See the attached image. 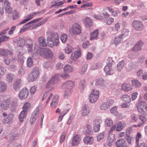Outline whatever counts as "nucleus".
I'll return each mask as SVG.
<instances>
[{
	"mask_svg": "<svg viewBox=\"0 0 147 147\" xmlns=\"http://www.w3.org/2000/svg\"><path fill=\"white\" fill-rule=\"evenodd\" d=\"M48 45L50 47L57 46L59 44L58 34L57 33H53L51 34V37L47 38Z\"/></svg>",
	"mask_w": 147,
	"mask_h": 147,
	"instance_id": "f257e3e1",
	"label": "nucleus"
},
{
	"mask_svg": "<svg viewBox=\"0 0 147 147\" xmlns=\"http://www.w3.org/2000/svg\"><path fill=\"white\" fill-rule=\"evenodd\" d=\"M40 75L39 69L37 67L33 69L31 72L29 74L28 77V80L29 82H32L36 80Z\"/></svg>",
	"mask_w": 147,
	"mask_h": 147,
	"instance_id": "f03ea898",
	"label": "nucleus"
},
{
	"mask_svg": "<svg viewBox=\"0 0 147 147\" xmlns=\"http://www.w3.org/2000/svg\"><path fill=\"white\" fill-rule=\"evenodd\" d=\"M3 96H0V107L2 110H7L9 107L11 103V98L8 97L4 98L1 101Z\"/></svg>",
	"mask_w": 147,
	"mask_h": 147,
	"instance_id": "7ed1b4c3",
	"label": "nucleus"
},
{
	"mask_svg": "<svg viewBox=\"0 0 147 147\" xmlns=\"http://www.w3.org/2000/svg\"><path fill=\"white\" fill-rule=\"evenodd\" d=\"M0 1L1 2L4 1V7L0 9V14L3 15L4 13V10L6 13H11L12 11V8L11 7L10 4L8 0H0Z\"/></svg>",
	"mask_w": 147,
	"mask_h": 147,
	"instance_id": "20e7f679",
	"label": "nucleus"
},
{
	"mask_svg": "<svg viewBox=\"0 0 147 147\" xmlns=\"http://www.w3.org/2000/svg\"><path fill=\"white\" fill-rule=\"evenodd\" d=\"M99 94L98 91L95 89L92 90L89 97L90 102L91 103L96 102L98 99Z\"/></svg>",
	"mask_w": 147,
	"mask_h": 147,
	"instance_id": "39448f33",
	"label": "nucleus"
},
{
	"mask_svg": "<svg viewBox=\"0 0 147 147\" xmlns=\"http://www.w3.org/2000/svg\"><path fill=\"white\" fill-rule=\"evenodd\" d=\"M137 109L140 113L144 115L147 114V106L144 102H140Z\"/></svg>",
	"mask_w": 147,
	"mask_h": 147,
	"instance_id": "423d86ee",
	"label": "nucleus"
},
{
	"mask_svg": "<svg viewBox=\"0 0 147 147\" xmlns=\"http://www.w3.org/2000/svg\"><path fill=\"white\" fill-rule=\"evenodd\" d=\"M39 113V110L37 108L32 113L30 120V123L31 125H32L35 123L38 116Z\"/></svg>",
	"mask_w": 147,
	"mask_h": 147,
	"instance_id": "0eeeda50",
	"label": "nucleus"
},
{
	"mask_svg": "<svg viewBox=\"0 0 147 147\" xmlns=\"http://www.w3.org/2000/svg\"><path fill=\"white\" fill-rule=\"evenodd\" d=\"M59 76V75L58 74H55L54 76H53L47 84L46 88H50L55 83H56L58 81Z\"/></svg>",
	"mask_w": 147,
	"mask_h": 147,
	"instance_id": "6e6552de",
	"label": "nucleus"
},
{
	"mask_svg": "<svg viewBox=\"0 0 147 147\" xmlns=\"http://www.w3.org/2000/svg\"><path fill=\"white\" fill-rule=\"evenodd\" d=\"M29 94L28 90L26 88H24L19 92V97L20 99H25L28 96Z\"/></svg>",
	"mask_w": 147,
	"mask_h": 147,
	"instance_id": "1a4fd4ad",
	"label": "nucleus"
},
{
	"mask_svg": "<svg viewBox=\"0 0 147 147\" xmlns=\"http://www.w3.org/2000/svg\"><path fill=\"white\" fill-rule=\"evenodd\" d=\"M132 26L136 30H140L142 29L143 27V24L141 22L135 20L132 22Z\"/></svg>",
	"mask_w": 147,
	"mask_h": 147,
	"instance_id": "9d476101",
	"label": "nucleus"
},
{
	"mask_svg": "<svg viewBox=\"0 0 147 147\" xmlns=\"http://www.w3.org/2000/svg\"><path fill=\"white\" fill-rule=\"evenodd\" d=\"M114 103V101L112 100H109L102 104L100 106V109L102 110H105L110 107L112 106Z\"/></svg>",
	"mask_w": 147,
	"mask_h": 147,
	"instance_id": "9b49d317",
	"label": "nucleus"
},
{
	"mask_svg": "<svg viewBox=\"0 0 147 147\" xmlns=\"http://www.w3.org/2000/svg\"><path fill=\"white\" fill-rule=\"evenodd\" d=\"M71 30L74 34H78L81 33L80 26L78 24H74L72 26Z\"/></svg>",
	"mask_w": 147,
	"mask_h": 147,
	"instance_id": "f8f14e48",
	"label": "nucleus"
},
{
	"mask_svg": "<svg viewBox=\"0 0 147 147\" xmlns=\"http://www.w3.org/2000/svg\"><path fill=\"white\" fill-rule=\"evenodd\" d=\"M114 139V134L112 133H109L107 140V143L109 146H111L112 145Z\"/></svg>",
	"mask_w": 147,
	"mask_h": 147,
	"instance_id": "ddd939ff",
	"label": "nucleus"
},
{
	"mask_svg": "<svg viewBox=\"0 0 147 147\" xmlns=\"http://www.w3.org/2000/svg\"><path fill=\"white\" fill-rule=\"evenodd\" d=\"M104 70L106 74L111 75L114 72V70L112 68V66L106 65L104 68Z\"/></svg>",
	"mask_w": 147,
	"mask_h": 147,
	"instance_id": "4468645a",
	"label": "nucleus"
},
{
	"mask_svg": "<svg viewBox=\"0 0 147 147\" xmlns=\"http://www.w3.org/2000/svg\"><path fill=\"white\" fill-rule=\"evenodd\" d=\"M81 141L80 136L78 134H76L74 137L71 142L72 146H75L79 144Z\"/></svg>",
	"mask_w": 147,
	"mask_h": 147,
	"instance_id": "2eb2a0df",
	"label": "nucleus"
},
{
	"mask_svg": "<svg viewBox=\"0 0 147 147\" xmlns=\"http://www.w3.org/2000/svg\"><path fill=\"white\" fill-rule=\"evenodd\" d=\"M94 138L93 137L86 136L83 138V141L87 145H91L94 143Z\"/></svg>",
	"mask_w": 147,
	"mask_h": 147,
	"instance_id": "dca6fc26",
	"label": "nucleus"
},
{
	"mask_svg": "<svg viewBox=\"0 0 147 147\" xmlns=\"http://www.w3.org/2000/svg\"><path fill=\"white\" fill-rule=\"evenodd\" d=\"M59 101L58 96L57 95H55L51 103V107L53 108H56L58 105Z\"/></svg>",
	"mask_w": 147,
	"mask_h": 147,
	"instance_id": "f3484780",
	"label": "nucleus"
},
{
	"mask_svg": "<svg viewBox=\"0 0 147 147\" xmlns=\"http://www.w3.org/2000/svg\"><path fill=\"white\" fill-rule=\"evenodd\" d=\"M90 112L89 107L86 105L83 106L81 110V114L82 115L84 116H88Z\"/></svg>",
	"mask_w": 147,
	"mask_h": 147,
	"instance_id": "a211bd4d",
	"label": "nucleus"
},
{
	"mask_svg": "<svg viewBox=\"0 0 147 147\" xmlns=\"http://www.w3.org/2000/svg\"><path fill=\"white\" fill-rule=\"evenodd\" d=\"M46 48H42L38 47V49L36 51V53L37 54L39 55L42 57L45 58L46 57Z\"/></svg>",
	"mask_w": 147,
	"mask_h": 147,
	"instance_id": "6ab92c4d",
	"label": "nucleus"
},
{
	"mask_svg": "<svg viewBox=\"0 0 147 147\" xmlns=\"http://www.w3.org/2000/svg\"><path fill=\"white\" fill-rule=\"evenodd\" d=\"M95 81V85L98 87L103 88L104 87H105V84L104 83V80L102 79H97Z\"/></svg>",
	"mask_w": 147,
	"mask_h": 147,
	"instance_id": "aec40b11",
	"label": "nucleus"
},
{
	"mask_svg": "<svg viewBox=\"0 0 147 147\" xmlns=\"http://www.w3.org/2000/svg\"><path fill=\"white\" fill-rule=\"evenodd\" d=\"M21 80L18 79L13 83V88L16 91H18L20 88Z\"/></svg>",
	"mask_w": 147,
	"mask_h": 147,
	"instance_id": "412c9836",
	"label": "nucleus"
},
{
	"mask_svg": "<svg viewBox=\"0 0 147 147\" xmlns=\"http://www.w3.org/2000/svg\"><path fill=\"white\" fill-rule=\"evenodd\" d=\"M7 89V84L4 82L0 81V92L3 93L6 91Z\"/></svg>",
	"mask_w": 147,
	"mask_h": 147,
	"instance_id": "4be33fe9",
	"label": "nucleus"
},
{
	"mask_svg": "<svg viewBox=\"0 0 147 147\" xmlns=\"http://www.w3.org/2000/svg\"><path fill=\"white\" fill-rule=\"evenodd\" d=\"M143 43L141 40L138 42L132 49V51H137L140 50L142 46Z\"/></svg>",
	"mask_w": 147,
	"mask_h": 147,
	"instance_id": "5701e85b",
	"label": "nucleus"
},
{
	"mask_svg": "<svg viewBox=\"0 0 147 147\" xmlns=\"http://www.w3.org/2000/svg\"><path fill=\"white\" fill-rule=\"evenodd\" d=\"M81 53L80 50L74 51L71 54V57L74 60H76L81 56Z\"/></svg>",
	"mask_w": 147,
	"mask_h": 147,
	"instance_id": "b1692460",
	"label": "nucleus"
},
{
	"mask_svg": "<svg viewBox=\"0 0 147 147\" xmlns=\"http://www.w3.org/2000/svg\"><path fill=\"white\" fill-rule=\"evenodd\" d=\"M74 85V82L72 81H68L63 84V86H65L66 88L70 89L71 90Z\"/></svg>",
	"mask_w": 147,
	"mask_h": 147,
	"instance_id": "393cba45",
	"label": "nucleus"
},
{
	"mask_svg": "<svg viewBox=\"0 0 147 147\" xmlns=\"http://www.w3.org/2000/svg\"><path fill=\"white\" fill-rule=\"evenodd\" d=\"M122 89L124 91L128 92L132 89L131 86L129 84L123 83L121 86Z\"/></svg>",
	"mask_w": 147,
	"mask_h": 147,
	"instance_id": "a878e982",
	"label": "nucleus"
},
{
	"mask_svg": "<svg viewBox=\"0 0 147 147\" xmlns=\"http://www.w3.org/2000/svg\"><path fill=\"white\" fill-rule=\"evenodd\" d=\"M38 42L39 45L41 47H46L47 46L45 38L42 36H41L38 38Z\"/></svg>",
	"mask_w": 147,
	"mask_h": 147,
	"instance_id": "bb28decb",
	"label": "nucleus"
},
{
	"mask_svg": "<svg viewBox=\"0 0 147 147\" xmlns=\"http://www.w3.org/2000/svg\"><path fill=\"white\" fill-rule=\"evenodd\" d=\"M120 98L123 101L126 103H129L131 101V97L127 95L124 94L123 95L120 97Z\"/></svg>",
	"mask_w": 147,
	"mask_h": 147,
	"instance_id": "cd10ccee",
	"label": "nucleus"
},
{
	"mask_svg": "<svg viewBox=\"0 0 147 147\" xmlns=\"http://www.w3.org/2000/svg\"><path fill=\"white\" fill-rule=\"evenodd\" d=\"M98 34V30H96L90 34V40H92L96 39Z\"/></svg>",
	"mask_w": 147,
	"mask_h": 147,
	"instance_id": "c85d7f7f",
	"label": "nucleus"
},
{
	"mask_svg": "<svg viewBox=\"0 0 147 147\" xmlns=\"http://www.w3.org/2000/svg\"><path fill=\"white\" fill-rule=\"evenodd\" d=\"M72 91V90L70 89L66 88L64 94V98L65 99L68 98L71 94Z\"/></svg>",
	"mask_w": 147,
	"mask_h": 147,
	"instance_id": "c756f323",
	"label": "nucleus"
},
{
	"mask_svg": "<svg viewBox=\"0 0 147 147\" xmlns=\"http://www.w3.org/2000/svg\"><path fill=\"white\" fill-rule=\"evenodd\" d=\"M13 119V116L11 115H9L4 118L3 122L4 123H11L12 122Z\"/></svg>",
	"mask_w": 147,
	"mask_h": 147,
	"instance_id": "7c9ffc66",
	"label": "nucleus"
},
{
	"mask_svg": "<svg viewBox=\"0 0 147 147\" xmlns=\"http://www.w3.org/2000/svg\"><path fill=\"white\" fill-rule=\"evenodd\" d=\"M124 64L125 61L124 60H122L119 62L117 67V69L118 72H120L121 71Z\"/></svg>",
	"mask_w": 147,
	"mask_h": 147,
	"instance_id": "2f4dec72",
	"label": "nucleus"
},
{
	"mask_svg": "<svg viewBox=\"0 0 147 147\" xmlns=\"http://www.w3.org/2000/svg\"><path fill=\"white\" fill-rule=\"evenodd\" d=\"M88 67V64H84L80 68L79 73L81 74H84L87 70Z\"/></svg>",
	"mask_w": 147,
	"mask_h": 147,
	"instance_id": "473e14b6",
	"label": "nucleus"
},
{
	"mask_svg": "<svg viewBox=\"0 0 147 147\" xmlns=\"http://www.w3.org/2000/svg\"><path fill=\"white\" fill-rule=\"evenodd\" d=\"M126 126V124L123 121H121L119 123L116 129L117 131H120L124 128Z\"/></svg>",
	"mask_w": 147,
	"mask_h": 147,
	"instance_id": "72a5a7b5",
	"label": "nucleus"
},
{
	"mask_svg": "<svg viewBox=\"0 0 147 147\" xmlns=\"http://www.w3.org/2000/svg\"><path fill=\"white\" fill-rule=\"evenodd\" d=\"M13 75L11 73H9L6 75V80L9 83H11L13 81Z\"/></svg>",
	"mask_w": 147,
	"mask_h": 147,
	"instance_id": "f704fd0d",
	"label": "nucleus"
},
{
	"mask_svg": "<svg viewBox=\"0 0 147 147\" xmlns=\"http://www.w3.org/2000/svg\"><path fill=\"white\" fill-rule=\"evenodd\" d=\"M132 85L135 88H139L141 86L142 83L137 80H134L131 81Z\"/></svg>",
	"mask_w": 147,
	"mask_h": 147,
	"instance_id": "c9c22d12",
	"label": "nucleus"
},
{
	"mask_svg": "<svg viewBox=\"0 0 147 147\" xmlns=\"http://www.w3.org/2000/svg\"><path fill=\"white\" fill-rule=\"evenodd\" d=\"M27 114V112L24 111H22L19 115V119L20 121L22 122L24 119L26 118Z\"/></svg>",
	"mask_w": 147,
	"mask_h": 147,
	"instance_id": "e433bc0d",
	"label": "nucleus"
},
{
	"mask_svg": "<svg viewBox=\"0 0 147 147\" xmlns=\"http://www.w3.org/2000/svg\"><path fill=\"white\" fill-rule=\"evenodd\" d=\"M125 143V141L124 139H120L118 140L116 142V146L117 147L121 146Z\"/></svg>",
	"mask_w": 147,
	"mask_h": 147,
	"instance_id": "4c0bfd02",
	"label": "nucleus"
},
{
	"mask_svg": "<svg viewBox=\"0 0 147 147\" xmlns=\"http://www.w3.org/2000/svg\"><path fill=\"white\" fill-rule=\"evenodd\" d=\"M102 66V63L98 62L93 64L91 67V69L92 70H93L100 68Z\"/></svg>",
	"mask_w": 147,
	"mask_h": 147,
	"instance_id": "58836bf2",
	"label": "nucleus"
},
{
	"mask_svg": "<svg viewBox=\"0 0 147 147\" xmlns=\"http://www.w3.org/2000/svg\"><path fill=\"white\" fill-rule=\"evenodd\" d=\"M46 58H52L53 56V53L51 50L48 48H46Z\"/></svg>",
	"mask_w": 147,
	"mask_h": 147,
	"instance_id": "ea45409f",
	"label": "nucleus"
},
{
	"mask_svg": "<svg viewBox=\"0 0 147 147\" xmlns=\"http://www.w3.org/2000/svg\"><path fill=\"white\" fill-rule=\"evenodd\" d=\"M123 38L120 34L117 37H116L114 39V43L116 45H117L118 43L121 42Z\"/></svg>",
	"mask_w": 147,
	"mask_h": 147,
	"instance_id": "a19ab883",
	"label": "nucleus"
},
{
	"mask_svg": "<svg viewBox=\"0 0 147 147\" xmlns=\"http://www.w3.org/2000/svg\"><path fill=\"white\" fill-rule=\"evenodd\" d=\"M45 12V10H43L42 11L40 12L37 11L36 12H34L28 15L26 17L27 18H31V19L32 18L33 16L36 14H38V15H41L43 13Z\"/></svg>",
	"mask_w": 147,
	"mask_h": 147,
	"instance_id": "79ce46f5",
	"label": "nucleus"
},
{
	"mask_svg": "<svg viewBox=\"0 0 147 147\" xmlns=\"http://www.w3.org/2000/svg\"><path fill=\"white\" fill-rule=\"evenodd\" d=\"M121 32L122 34L120 35L124 38L128 35L129 31L127 29L123 28L122 29Z\"/></svg>",
	"mask_w": 147,
	"mask_h": 147,
	"instance_id": "37998d69",
	"label": "nucleus"
},
{
	"mask_svg": "<svg viewBox=\"0 0 147 147\" xmlns=\"http://www.w3.org/2000/svg\"><path fill=\"white\" fill-rule=\"evenodd\" d=\"M63 69L65 72H72L73 68L70 65L67 64L65 65Z\"/></svg>",
	"mask_w": 147,
	"mask_h": 147,
	"instance_id": "c03bdc74",
	"label": "nucleus"
},
{
	"mask_svg": "<svg viewBox=\"0 0 147 147\" xmlns=\"http://www.w3.org/2000/svg\"><path fill=\"white\" fill-rule=\"evenodd\" d=\"M105 135V132H103L98 134L97 136V140L98 142L100 141L103 140Z\"/></svg>",
	"mask_w": 147,
	"mask_h": 147,
	"instance_id": "a18cd8bd",
	"label": "nucleus"
},
{
	"mask_svg": "<svg viewBox=\"0 0 147 147\" xmlns=\"http://www.w3.org/2000/svg\"><path fill=\"white\" fill-rule=\"evenodd\" d=\"M26 63L27 67H30L32 66L33 65V61L31 57H29L28 58Z\"/></svg>",
	"mask_w": 147,
	"mask_h": 147,
	"instance_id": "49530a36",
	"label": "nucleus"
},
{
	"mask_svg": "<svg viewBox=\"0 0 147 147\" xmlns=\"http://www.w3.org/2000/svg\"><path fill=\"white\" fill-rule=\"evenodd\" d=\"M84 23L87 27L90 26L92 24V22L90 19L88 17H86L85 18Z\"/></svg>",
	"mask_w": 147,
	"mask_h": 147,
	"instance_id": "de8ad7c7",
	"label": "nucleus"
},
{
	"mask_svg": "<svg viewBox=\"0 0 147 147\" xmlns=\"http://www.w3.org/2000/svg\"><path fill=\"white\" fill-rule=\"evenodd\" d=\"M105 124L106 125L110 126L113 124V121L109 118L107 119L105 121Z\"/></svg>",
	"mask_w": 147,
	"mask_h": 147,
	"instance_id": "09e8293b",
	"label": "nucleus"
},
{
	"mask_svg": "<svg viewBox=\"0 0 147 147\" xmlns=\"http://www.w3.org/2000/svg\"><path fill=\"white\" fill-rule=\"evenodd\" d=\"M139 118L141 121L142 124H143L146 122L147 120V118L145 116L143 115H140Z\"/></svg>",
	"mask_w": 147,
	"mask_h": 147,
	"instance_id": "8fccbe9b",
	"label": "nucleus"
},
{
	"mask_svg": "<svg viewBox=\"0 0 147 147\" xmlns=\"http://www.w3.org/2000/svg\"><path fill=\"white\" fill-rule=\"evenodd\" d=\"M25 40L22 38H20L18 42V45L20 47H23L24 44Z\"/></svg>",
	"mask_w": 147,
	"mask_h": 147,
	"instance_id": "3c124183",
	"label": "nucleus"
},
{
	"mask_svg": "<svg viewBox=\"0 0 147 147\" xmlns=\"http://www.w3.org/2000/svg\"><path fill=\"white\" fill-rule=\"evenodd\" d=\"M30 106V104L29 102H27L25 103L22 107V111H26L27 112L29 107Z\"/></svg>",
	"mask_w": 147,
	"mask_h": 147,
	"instance_id": "603ef678",
	"label": "nucleus"
},
{
	"mask_svg": "<svg viewBox=\"0 0 147 147\" xmlns=\"http://www.w3.org/2000/svg\"><path fill=\"white\" fill-rule=\"evenodd\" d=\"M7 50L3 49H0V55L1 56H7Z\"/></svg>",
	"mask_w": 147,
	"mask_h": 147,
	"instance_id": "864d4df0",
	"label": "nucleus"
},
{
	"mask_svg": "<svg viewBox=\"0 0 147 147\" xmlns=\"http://www.w3.org/2000/svg\"><path fill=\"white\" fill-rule=\"evenodd\" d=\"M117 108L115 106L112 108L110 110L111 112L115 115H117L118 114V112L117 111Z\"/></svg>",
	"mask_w": 147,
	"mask_h": 147,
	"instance_id": "5fc2aeb1",
	"label": "nucleus"
},
{
	"mask_svg": "<svg viewBox=\"0 0 147 147\" xmlns=\"http://www.w3.org/2000/svg\"><path fill=\"white\" fill-rule=\"evenodd\" d=\"M60 38L61 42L63 43H64L67 40V35L65 34H62L60 36Z\"/></svg>",
	"mask_w": 147,
	"mask_h": 147,
	"instance_id": "6e6d98bb",
	"label": "nucleus"
},
{
	"mask_svg": "<svg viewBox=\"0 0 147 147\" xmlns=\"http://www.w3.org/2000/svg\"><path fill=\"white\" fill-rule=\"evenodd\" d=\"M142 138V135L141 134L138 132L137 133V134L136 136V144H138V143H139V139Z\"/></svg>",
	"mask_w": 147,
	"mask_h": 147,
	"instance_id": "4d7b16f0",
	"label": "nucleus"
},
{
	"mask_svg": "<svg viewBox=\"0 0 147 147\" xmlns=\"http://www.w3.org/2000/svg\"><path fill=\"white\" fill-rule=\"evenodd\" d=\"M65 131H63L62 133L60 139V143H62L64 141L65 138Z\"/></svg>",
	"mask_w": 147,
	"mask_h": 147,
	"instance_id": "13d9d810",
	"label": "nucleus"
},
{
	"mask_svg": "<svg viewBox=\"0 0 147 147\" xmlns=\"http://www.w3.org/2000/svg\"><path fill=\"white\" fill-rule=\"evenodd\" d=\"M102 123V121L100 118H98L95 119L93 122V124L100 125Z\"/></svg>",
	"mask_w": 147,
	"mask_h": 147,
	"instance_id": "bf43d9fd",
	"label": "nucleus"
},
{
	"mask_svg": "<svg viewBox=\"0 0 147 147\" xmlns=\"http://www.w3.org/2000/svg\"><path fill=\"white\" fill-rule=\"evenodd\" d=\"M72 51V48L71 46H68L65 49V51L67 54L71 53Z\"/></svg>",
	"mask_w": 147,
	"mask_h": 147,
	"instance_id": "052dcab7",
	"label": "nucleus"
},
{
	"mask_svg": "<svg viewBox=\"0 0 147 147\" xmlns=\"http://www.w3.org/2000/svg\"><path fill=\"white\" fill-rule=\"evenodd\" d=\"M48 20V19L45 18L42 20L40 22L38 23L36 25V26L38 27L40 26L43 25L45 24Z\"/></svg>",
	"mask_w": 147,
	"mask_h": 147,
	"instance_id": "680f3d73",
	"label": "nucleus"
},
{
	"mask_svg": "<svg viewBox=\"0 0 147 147\" xmlns=\"http://www.w3.org/2000/svg\"><path fill=\"white\" fill-rule=\"evenodd\" d=\"M26 47L28 52L31 53L32 51L33 45H26Z\"/></svg>",
	"mask_w": 147,
	"mask_h": 147,
	"instance_id": "e2e57ef3",
	"label": "nucleus"
},
{
	"mask_svg": "<svg viewBox=\"0 0 147 147\" xmlns=\"http://www.w3.org/2000/svg\"><path fill=\"white\" fill-rule=\"evenodd\" d=\"M127 136L125 137V139L127 140V142L129 144H131V141L133 139V137H131L129 135H126Z\"/></svg>",
	"mask_w": 147,
	"mask_h": 147,
	"instance_id": "0e129e2a",
	"label": "nucleus"
},
{
	"mask_svg": "<svg viewBox=\"0 0 147 147\" xmlns=\"http://www.w3.org/2000/svg\"><path fill=\"white\" fill-rule=\"evenodd\" d=\"M6 72L5 68L3 66H0V75H3Z\"/></svg>",
	"mask_w": 147,
	"mask_h": 147,
	"instance_id": "69168bd1",
	"label": "nucleus"
},
{
	"mask_svg": "<svg viewBox=\"0 0 147 147\" xmlns=\"http://www.w3.org/2000/svg\"><path fill=\"white\" fill-rule=\"evenodd\" d=\"M93 129L94 131L96 132H98L100 130V125H97L94 124H93Z\"/></svg>",
	"mask_w": 147,
	"mask_h": 147,
	"instance_id": "338daca9",
	"label": "nucleus"
},
{
	"mask_svg": "<svg viewBox=\"0 0 147 147\" xmlns=\"http://www.w3.org/2000/svg\"><path fill=\"white\" fill-rule=\"evenodd\" d=\"M9 38V37L6 36H3L0 37V40L1 42L6 41H7Z\"/></svg>",
	"mask_w": 147,
	"mask_h": 147,
	"instance_id": "774afa93",
	"label": "nucleus"
}]
</instances>
